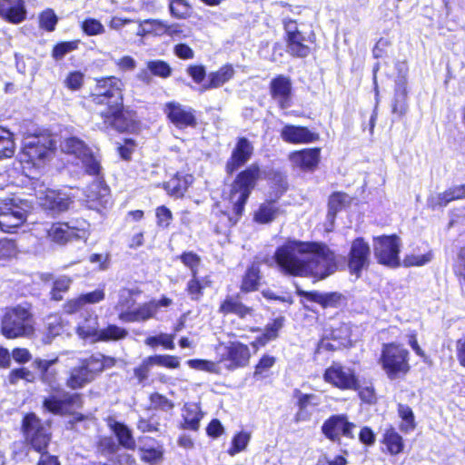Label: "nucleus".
I'll return each mask as SVG.
<instances>
[{"label": "nucleus", "mask_w": 465, "mask_h": 465, "mask_svg": "<svg viewBox=\"0 0 465 465\" xmlns=\"http://www.w3.org/2000/svg\"><path fill=\"white\" fill-rule=\"evenodd\" d=\"M279 271L292 276L324 279L336 271L335 254L323 243L288 240L273 255Z\"/></svg>", "instance_id": "nucleus-1"}, {"label": "nucleus", "mask_w": 465, "mask_h": 465, "mask_svg": "<svg viewBox=\"0 0 465 465\" xmlns=\"http://www.w3.org/2000/svg\"><path fill=\"white\" fill-rule=\"evenodd\" d=\"M262 177V171L257 163L251 164L241 172L232 183L230 193L224 200L228 202L229 213L222 212L224 226L229 227L235 224L242 214L244 205L255 187L257 181Z\"/></svg>", "instance_id": "nucleus-2"}, {"label": "nucleus", "mask_w": 465, "mask_h": 465, "mask_svg": "<svg viewBox=\"0 0 465 465\" xmlns=\"http://www.w3.org/2000/svg\"><path fill=\"white\" fill-rule=\"evenodd\" d=\"M34 323L29 304L6 307L1 318V333L7 339L28 337L34 332Z\"/></svg>", "instance_id": "nucleus-3"}, {"label": "nucleus", "mask_w": 465, "mask_h": 465, "mask_svg": "<svg viewBox=\"0 0 465 465\" xmlns=\"http://www.w3.org/2000/svg\"><path fill=\"white\" fill-rule=\"evenodd\" d=\"M42 229L49 241L59 245H64L73 240L85 242L90 235V224L85 220L44 223Z\"/></svg>", "instance_id": "nucleus-4"}, {"label": "nucleus", "mask_w": 465, "mask_h": 465, "mask_svg": "<svg viewBox=\"0 0 465 465\" xmlns=\"http://www.w3.org/2000/svg\"><path fill=\"white\" fill-rule=\"evenodd\" d=\"M32 210L30 202L19 197H8L0 201V228L13 232L22 226Z\"/></svg>", "instance_id": "nucleus-5"}, {"label": "nucleus", "mask_w": 465, "mask_h": 465, "mask_svg": "<svg viewBox=\"0 0 465 465\" xmlns=\"http://www.w3.org/2000/svg\"><path fill=\"white\" fill-rule=\"evenodd\" d=\"M379 362L391 380L401 378L410 371L409 351L393 342L382 345Z\"/></svg>", "instance_id": "nucleus-6"}, {"label": "nucleus", "mask_w": 465, "mask_h": 465, "mask_svg": "<svg viewBox=\"0 0 465 465\" xmlns=\"http://www.w3.org/2000/svg\"><path fill=\"white\" fill-rule=\"evenodd\" d=\"M56 142L50 134L28 136L25 139L20 161L40 167L50 157Z\"/></svg>", "instance_id": "nucleus-7"}, {"label": "nucleus", "mask_w": 465, "mask_h": 465, "mask_svg": "<svg viewBox=\"0 0 465 465\" xmlns=\"http://www.w3.org/2000/svg\"><path fill=\"white\" fill-rule=\"evenodd\" d=\"M134 291L128 288H121L114 302V309L118 313V319L123 322H137L148 320L149 306L143 303L134 308L135 304Z\"/></svg>", "instance_id": "nucleus-8"}, {"label": "nucleus", "mask_w": 465, "mask_h": 465, "mask_svg": "<svg viewBox=\"0 0 465 465\" xmlns=\"http://www.w3.org/2000/svg\"><path fill=\"white\" fill-rule=\"evenodd\" d=\"M22 430L25 440L32 448L42 453L47 450L52 433L47 423H44L35 413L26 414L22 421Z\"/></svg>", "instance_id": "nucleus-9"}, {"label": "nucleus", "mask_w": 465, "mask_h": 465, "mask_svg": "<svg viewBox=\"0 0 465 465\" xmlns=\"http://www.w3.org/2000/svg\"><path fill=\"white\" fill-rule=\"evenodd\" d=\"M123 81L115 76H108L96 80L94 93L91 98L97 104H105L107 108H119L123 105Z\"/></svg>", "instance_id": "nucleus-10"}, {"label": "nucleus", "mask_w": 465, "mask_h": 465, "mask_svg": "<svg viewBox=\"0 0 465 465\" xmlns=\"http://www.w3.org/2000/svg\"><path fill=\"white\" fill-rule=\"evenodd\" d=\"M60 147L64 153L79 159L87 173L95 176L100 174L102 169L100 159L83 140L75 136L67 137L61 142Z\"/></svg>", "instance_id": "nucleus-11"}, {"label": "nucleus", "mask_w": 465, "mask_h": 465, "mask_svg": "<svg viewBox=\"0 0 465 465\" xmlns=\"http://www.w3.org/2000/svg\"><path fill=\"white\" fill-rule=\"evenodd\" d=\"M401 241L395 236H378L373 239L374 255L379 263L388 267L400 265Z\"/></svg>", "instance_id": "nucleus-12"}, {"label": "nucleus", "mask_w": 465, "mask_h": 465, "mask_svg": "<svg viewBox=\"0 0 465 465\" xmlns=\"http://www.w3.org/2000/svg\"><path fill=\"white\" fill-rule=\"evenodd\" d=\"M323 379L340 390H356L358 387V379L354 371L339 362H333L326 369Z\"/></svg>", "instance_id": "nucleus-13"}, {"label": "nucleus", "mask_w": 465, "mask_h": 465, "mask_svg": "<svg viewBox=\"0 0 465 465\" xmlns=\"http://www.w3.org/2000/svg\"><path fill=\"white\" fill-rule=\"evenodd\" d=\"M371 248L363 238H356L352 241L348 254V268L351 274L357 278L361 272L369 267Z\"/></svg>", "instance_id": "nucleus-14"}, {"label": "nucleus", "mask_w": 465, "mask_h": 465, "mask_svg": "<svg viewBox=\"0 0 465 465\" xmlns=\"http://www.w3.org/2000/svg\"><path fill=\"white\" fill-rule=\"evenodd\" d=\"M355 428L356 425L350 422L346 415H333L323 422L322 432L328 440L338 442L341 436L353 439Z\"/></svg>", "instance_id": "nucleus-15"}, {"label": "nucleus", "mask_w": 465, "mask_h": 465, "mask_svg": "<svg viewBox=\"0 0 465 465\" xmlns=\"http://www.w3.org/2000/svg\"><path fill=\"white\" fill-rule=\"evenodd\" d=\"M167 118L178 128L193 127L196 125L194 111L176 102L167 103L163 109Z\"/></svg>", "instance_id": "nucleus-16"}, {"label": "nucleus", "mask_w": 465, "mask_h": 465, "mask_svg": "<svg viewBox=\"0 0 465 465\" xmlns=\"http://www.w3.org/2000/svg\"><path fill=\"white\" fill-rule=\"evenodd\" d=\"M82 406V400L77 393L53 395L44 401V408L54 414H64L74 408Z\"/></svg>", "instance_id": "nucleus-17"}, {"label": "nucleus", "mask_w": 465, "mask_h": 465, "mask_svg": "<svg viewBox=\"0 0 465 465\" xmlns=\"http://www.w3.org/2000/svg\"><path fill=\"white\" fill-rule=\"evenodd\" d=\"M253 153L252 143L245 137L239 138L230 159L226 163V171L228 173H232L235 170L240 168L247 163Z\"/></svg>", "instance_id": "nucleus-18"}, {"label": "nucleus", "mask_w": 465, "mask_h": 465, "mask_svg": "<svg viewBox=\"0 0 465 465\" xmlns=\"http://www.w3.org/2000/svg\"><path fill=\"white\" fill-rule=\"evenodd\" d=\"M251 358V351L246 344L240 341H231L226 346L224 361H229V369H236L246 366Z\"/></svg>", "instance_id": "nucleus-19"}, {"label": "nucleus", "mask_w": 465, "mask_h": 465, "mask_svg": "<svg viewBox=\"0 0 465 465\" xmlns=\"http://www.w3.org/2000/svg\"><path fill=\"white\" fill-rule=\"evenodd\" d=\"M270 89L272 97L281 108L286 109L291 106L292 83L288 77L279 75L272 79Z\"/></svg>", "instance_id": "nucleus-20"}, {"label": "nucleus", "mask_w": 465, "mask_h": 465, "mask_svg": "<svg viewBox=\"0 0 465 465\" xmlns=\"http://www.w3.org/2000/svg\"><path fill=\"white\" fill-rule=\"evenodd\" d=\"M24 0H0V16L12 24H20L26 18Z\"/></svg>", "instance_id": "nucleus-21"}, {"label": "nucleus", "mask_w": 465, "mask_h": 465, "mask_svg": "<svg viewBox=\"0 0 465 465\" xmlns=\"http://www.w3.org/2000/svg\"><path fill=\"white\" fill-rule=\"evenodd\" d=\"M106 108L101 112L104 124L106 128L112 127L120 132L128 131L133 127V120L125 115L123 112V105L119 108Z\"/></svg>", "instance_id": "nucleus-22"}, {"label": "nucleus", "mask_w": 465, "mask_h": 465, "mask_svg": "<svg viewBox=\"0 0 465 465\" xmlns=\"http://www.w3.org/2000/svg\"><path fill=\"white\" fill-rule=\"evenodd\" d=\"M465 198V184L457 185L449 188L448 190L430 194L427 199V205L431 210L442 208L449 203Z\"/></svg>", "instance_id": "nucleus-23"}, {"label": "nucleus", "mask_w": 465, "mask_h": 465, "mask_svg": "<svg viewBox=\"0 0 465 465\" xmlns=\"http://www.w3.org/2000/svg\"><path fill=\"white\" fill-rule=\"evenodd\" d=\"M39 200L44 208L56 213L66 211L71 203L70 198L65 193L52 189L41 193Z\"/></svg>", "instance_id": "nucleus-24"}, {"label": "nucleus", "mask_w": 465, "mask_h": 465, "mask_svg": "<svg viewBox=\"0 0 465 465\" xmlns=\"http://www.w3.org/2000/svg\"><path fill=\"white\" fill-rule=\"evenodd\" d=\"M86 202L91 209L104 207L109 199V189L100 180L94 181L84 191Z\"/></svg>", "instance_id": "nucleus-25"}, {"label": "nucleus", "mask_w": 465, "mask_h": 465, "mask_svg": "<svg viewBox=\"0 0 465 465\" xmlns=\"http://www.w3.org/2000/svg\"><path fill=\"white\" fill-rule=\"evenodd\" d=\"M321 150L319 148L296 151L289 155L292 163L302 170H313L319 163Z\"/></svg>", "instance_id": "nucleus-26"}, {"label": "nucleus", "mask_w": 465, "mask_h": 465, "mask_svg": "<svg viewBox=\"0 0 465 465\" xmlns=\"http://www.w3.org/2000/svg\"><path fill=\"white\" fill-rule=\"evenodd\" d=\"M282 138L292 143H308L319 139V135L306 127L285 125L281 132Z\"/></svg>", "instance_id": "nucleus-27"}, {"label": "nucleus", "mask_w": 465, "mask_h": 465, "mask_svg": "<svg viewBox=\"0 0 465 465\" xmlns=\"http://www.w3.org/2000/svg\"><path fill=\"white\" fill-rule=\"evenodd\" d=\"M219 312L223 314L232 313L241 319L253 316V309L242 303L240 295L227 296L221 303Z\"/></svg>", "instance_id": "nucleus-28"}, {"label": "nucleus", "mask_w": 465, "mask_h": 465, "mask_svg": "<svg viewBox=\"0 0 465 465\" xmlns=\"http://www.w3.org/2000/svg\"><path fill=\"white\" fill-rule=\"evenodd\" d=\"M100 330L98 316L89 313L78 323L76 333L81 339L94 343L97 342Z\"/></svg>", "instance_id": "nucleus-29"}, {"label": "nucleus", "mask_w": 465, "mask_h": 465, "mask_svg": "<svg viewBox=\"0 0 465 465\" xmlns=\"http://www.w3.org/2000/svg\"><path fill=\"white\" fill-rule=\"evenodd\" d=\"M314 35L306 36L303 32L296 33L287 38V51L293 56L306 57L311 53V48L306 43L313 42Z\"/></svg>", "instance_id": "nucleus-30"}, {"label": "nucleus", "mask_w": 465, "mask_h": 465, "mask_svg": "<svg viewBox=\"0 0 465 465\" xmlns=\"http://www.w3.org/2000/svg\"><path fill=\"white\" fill-rule=\"evenodd\" d=\"M203 415L200 404L195 402L185 403L182 409L183 428L194 431L198 430Z\"/></svg>", "instance_id": "nucleus-31"}, {"label": "nucleus", "mask_w": 465, "mask_h": 465, "mask_svg": "<svg viewBox=\"0 0 465 465\" xmlns=\"http://www.w3.org/2000/svg\"><path fill=\"white\" fill-rule=\"evenodd\" d=\"M299 295L305 297L307 300L315 302L322 305L323 308L338 307L342 301V295L339 292H327L322 293L319 292H304L298 291Z\"/></svg>", "instance_id": "nucleus-32"}, {"label": "nucleus", "mask_w": 465, "mask_h": 465, "mask_svg": "<svg viewBox=\"0 0 465 465\" xmlns=\"http://www.w3.org/2000/svg\"><path fill=\"white\" fill-rule=\"evenodd\" d=\"M193 177L191 174L177 173L163 186L168 194L174 197H182L187 191L188 187L193 183Z\"/></svg>", "instance_id": "nucleus-33"}, {"label": "nucleus", "mask_w": 465, "mask_h": 465, "mask_svg": "<svg viewBox=\"0 0 465 465\" xmlns=\"http://www.w3.org/2000/svg\"><path fill=\"white\" fill-rule=\"evenodd\" d=\"M107 426L115 434L121 445L126 449L133 450L135 447V441L132 436L131 430L123 423L118 422L114 418L106 419Z\"/></svg>", "instance_id": "nucleus-34"}, {"label": "nucleus", "mask_w": 465, "mask_h": 465, "mask_svg": "<svg viewBox=\"0 0 465 465\" xmlns=\"http://www.w3.org/2000/svg\"><path fill=\"white\" fill-rule=\"evenodd\" d=\"M381 443L385 446L387 453L398 455L404 450V440L393 427L384 430Z\"/></svg>", "instance_id": "nucleus-35"}, {"label": "nucleus", "mask_w": 465, "mask_h": 465, "mask_svg": "<svg viewBox=\"0 0 465 465\" xmlns=\"http://www.w3.org/2000/svg\"><path fill=\"white\" fill-rule=\"evenodd\" d=\"M234 70L231 65H224L208 75L209 82L202 85L201 91L218 88L232 78Z\"/></svg>", "instance_id": "nucleus-36"}, {"label": "nucleus", "mask_w": 465, "mask_h": 465, "mask_svg": "<svg viewBox=\"0 0 465 465\" xmlns=\"http://www.w3.org/2000/svg\"><path fill=\"white\" fill-rule=\"evenodd\" d=\"M92 375L88 372L82 361L80 365L74 367L70 371V376L67 380V386L71 389H80L93 381Z\"/></svg>", "instance_id": "nucleus-37"}, {"label": "nucleus", "mask_w": 465, "mask_h": 465, "mask_svg": "<svg viewBox=\"0 0 465 465\" xmlns=\"http://www.w3.org/2000/svg\"><path fill=\"white\" fill-rule=\"evenodd\" d=\"M280 213L281 210L275 202H265L255 212L254 220L259 223H268L278 217Z\"/></svg>", "instance_id": "nucleus-38"}, {"label": "nucleus", "mask_w": 465, "mask_h": 465, "mask_svg": "<svg viewBox=\"0 0 465 465\" xmlns=\"http://www.w3.org/2000/svg\"><path fill=\"white\" fill-rule=\"evenodd\" d=\"M128 336V331L115 324H109L107 327L101 329L97 342L104 341H118L124 340Z\"/></svg>", "instance_id": "nucleus-39"}, {"label": "nucleus", "mask_w": 465, "mask_h": 465, "mask_svg": "<svg viewBox=\"0 0 465 465\" xmlns=\"http://www.w3.org/2000/svg\"><path fill=\"white\" fill-rule=\"evenodd\" d=\"M351 197L342 193H335L331 195L329 200V211L327 218L331 223H333L335 214L341 210L344 206L350 203Z\"/></svg>", "instance_id": "nucleus-40"}, {"label": "nucleus", "mask_w": 465, "mask_h": 465, "mask_svg": "<svg viewBox=\"0 0 465 465\" xmlns=\"http://www.w3.org/2000/svg\"><path fill=\"white\" fill-rule=\"evenodd\" d=\"M282 319H276L272 324L266 327L262 336L257 338V340L252 343L255 351L258 350V346H264L269 341L277 337L279 330L282 327Z\"/></svg>", "instance_id": "nucleus-41"}, {"label": "nucleus", "mask_w": 465, "mask_h": 465, "mask_svg": "<svg viewBox=\"0 0 465 465\" xmlns=\"http://www.w3.org/2000/svg\"><path fill=\"white\" fill-rule=\"evenodd\" d=\"M15 149V145L12 134L5 129H0V159L12 157Z\"/></svg>", "instance_id": "nucleus-42"}, {"label": "nucleus", "mask_w": 465, "mask_h": 465, "mask_svg": "<svg viewBox=\"0 0 465 465\" xmlns=\"http://www.w3.org/2000/svg\"><path fill=\"white\" fill-rule=\"evenodd\" d=\"M260 271L258 267L252 265L251 268L248 269L246 272L241 289L243 292H252L255 291L258 288L259 280H260Z\"/></svg>", "instance_id": "nucleus-43"}, {"label": "nucleus", "mask_w": 465, "mask_h": 465, "mask_svg": "<svg viewBox=\"0 0 465 465\" xmlns=\"http://www.w3.org/2000/svg\"><path fill=\"white\" fill-rule=\"evenodd\" d=\"M398 412L399 416L402 420V423L400 427L401 430L405 432L414 430L415 421L412 410L407 405L399 404Z\"/></svg>", "instance_id": "nucleus-44"}, {"label": "nucleus", "mask_w": 465, "mask_h": 465, "mask_svg": "<svg viewBox=\"0 0 465 465\" xmlns=\"http://www.w3.org/2000/svg\"><path fill=\"white\" fill-rule=\"evenodd\" d=\"M147 70L151 72L152 74L162 78H167L172 74L171 66L168 63L163 60H153L147 62Z\"/></svg>", "instance_id": "nucleus-45"}, {"label": "nucleus", "mask_w": 465, "mask_h": 465, "mask_svg": "<svg viewBox=\"0 0 465 465\" xmlns=\"http://www.w3.org/2000/svg\"><path fill=\"white\" fill-rule=\"evenodd\" d=\"M150 357L153 366L164 367L167 369H177L180 367V359L177 356L155 354Z\"/></svg>", "instance_id": "nucleus-46"}, {"label": "nucleus", "mask_w": 465, "mask_h": 465, "mask_svg": "<svg viewBox=\"0 0 465 465\" xmlns=\"http://www.w3.org/2000/svg\"><path fill=\"white\" fill-rule=\"evenodd\" d=\"M173 339L174 335L173 334L160 333L158 336H151L146 338L144 342L146 345L153 348L156 347L157 345H162L165 349L173 350Z\"/></svg>", "instance_id": "nucleus-47"}, {"label": "nucleus", "mask_w": 465, "mask_h": 465, "mask_svg": "<svg viewBox=\"0 0 465 465\" xmlns=\"http://www.w3.org/2000/svg\"><path fill=\"white\" fill-rule=\"evenodd\" d=\"M251 436L248 432L241 431L237 433L232 441V447L228 450V453L230 456H234L235 454L244 450L250 441Z\"/></svg>", "instance_id": "nucleus-48"}, {"label": "nucleus", "mask_w": 465, "mask_h": 465, "mask_svg": "<svg viewBox=\"0 0 465 465\" xmlns=\"http://www.w3.org/2000/svg\"><path fill=\"white\" fill-rule=\"evenodd\" d=\"M149 399L150 408L152 409H157L163 411H170L174 407V404L171 400L158 392L152 393Z\"/></svg>", "instance_id": "nucleus-49"}, {"label": "nucleus", "mask_w": 465, "mask_h": 465, "mask_svg": "<svg viewBox=\"0 0 465 465\" xmlns=\"http://www.w3.org/2000/svg\"><path fill=\"white\" fill-rule=\"evenodd\" d=\"M171 15L177 19L189 16L190 5L185 0H172L169 5Z\"/></svg>", "instance_id": "nucleus-50"}, {"label": "nucleus", "mask_w": 465, "mask_h": 465, "mask_svg": "<svg viewBox=\"0 0 465 465\" xmlns=\"http://www.w3.org/2000/svg\"><path fill=\"white\" fill-rule=\"evenodd\" d=\"M275 358L270 355H263L255 366L254 378H265L269 370L274 365Z\"/></svg>", "instance_id": "nucleus-51"}, {"label": "nucleus", "mask_w": 465, "mask_h": 465, "mask_svg": "<svg viewBox=\"0 0 465 465\" xmlns=\"http://www.w3.org/2000/svg\"><path fill=\"white\" fill-rule=\"evenodd\" d=\"M153 367L154 366L153 364L151 357L148 356L144 358L142 361V362L134 369V377L137 379L139 383H143L148 379L151 370Z\"/></svg>", "instance_id": "nucleus-52"}, {"label": "nucleus", "mask_w": 465, "mask_h": 465, "mask_svg": "<svg viewBox=\"0 0 465 465\" xmlns=\"http://www.w3.org/2000/svg\"><path fill=\"white\" fill-rule=\"evenodd\" d=\"M58 18L52 9H46L39 15V25L46 31H54Z\"/></svg>", "instance_id": "nucleus-53"}, {"label": "nucleus", "mask_w": 465, "mask_h": 465, "mask_svg": "<svg viewBox=\"0 0 465 465\" xmlns=\"http://www.w3.org/2000/svg\"><path fill=\"white\" fill-rule=\"evenodd\" d=\"M88 372L92 375L93 379L103 371V365L101 361V354H94L89 358L81 361Z\"/></svg>", "instance_id": "nucleus-54"}, {"label": "nucleus", "mask_w": 465, "mask_h": 465, "mask_svg": "<svg viewBox=\"0 0 465 465\" xmlns=\"http://www.w3.org/2000/svg\"><path fill=\"white\" fill-rule=\"evenodd\" d=\"M137 429L142 432L154 433L161 430V425L156 418H141L137 422Z\"/></svg>", "instance_id": "nucleus-55"}, {"label": "nucleus", "mask_w": 465, "mask_h": 465, "mask_svg": "<svg viewBox=\"0 0 465 465\" xmlns=\"http://www.w3.org/2000/svg\"><path fill=\"white\" fill-rule=\"evenodd\" d=\"M180 259L182 262L191 270L192 275L195 276L198 273V267L201 263V259L196 253L193 252H183L180 256Z\"/></svg>", "instance_id": "nucleus-56"}, {"label": "nucleus", "mask_w": 465, "mask_h": 465, "mask_svg": "<svg viewBox=\"0 0 465 465\" xmlns=\"http://www.w3.org/2000/svg\"><path fill=\"white\" fill-rule=\"evenodd\" d=\"M432 255L430 252L425 254H411L407 255L403 260V264L409 266H422L430 262Z\"/></svg>", "instance_id": "nucleus-57"}, {"label": "nucleus", "mask_w": 465, "mask_h": 465, "mask_svg": "<svg viewBox=\"0 0 465 465\" xmlns=\"http://www.w3.org/2000/svg\"><path fill=\"white\" fill-rule=\"evenodd\" d=\"M155 216L157 219V225L163 228H167L173 220L172 212L164 205L156 208Z\"/></svg>", "instance_id": "nucleus-58"}, {"label": "nucleus", "mask_w": 465, "mask_h": 465, "mask_svg": "<svg viewBox=\"0 0 465 465\" xmlns=\"http://www.w3.org/2000/svg\"><path fill=\"white\" fill-rule=\"evenodd\" d=\"M17 252V247L14 241L8 239L0 240V260L14 257Z\"/></svg>", "instance_id": "nucleus-59"}, {"label": "nucleus", "mask_w": 465, "mask_h": 465, "mask_svg": "<svg viewBox=\"0 0 465 465\" xmlns=\"http://www.w3.org/2000/svg\"><path fill=\"white\" fill-rule=\"evenodd\" d=\"M187 364L190 368L199 371H205L213 373H215L218 371V366L215 362L206 360H189Z\"/></svg>", "instance_id": "nucleus-60"}, {"label": "nucleus", "mask_w": 465, "mask_h": 465, "mask_svg": "<svg viewBox=\"0 0 465 465\" xmlns=\"http://www.w3.org/2000/svg\"><path fill=\"white\" fill-rule=\"evenodd\" d=\"M84 74L81 72H71L64 80L65 86L73 91L81 88L84 83Z\"/></svg>", "instance_id": "nucleus-61"}, {"label": "nucleus", "mask_w": 465, "mask_h": 465, "mask_svg": "<svg viewBox=\"0 0 465 465\" xmlns=\"http://www.w3.org/2000/svg\"><path fill=\"white\" fill-rule=\"evenodd\" d=\"M77 48L76 42H64L56 45L53 49V57L56 60L62 59L66 54Z\"/></svg>", "instance_id": "nucleus-62"}, {"label": "nucleus", "mask_w": 465, "mask_h": 465, "mask_svg": "<svg viewBox=\"0 0 465 465\" xmlns=\"http://www.w3.org/2000/svg\"><path fill=\"white\" fill-rule=\"evenodd\" d=\"M83 30L88 35H96L104 33L103 25L96 19H86L82 25Z\"/></svg>", "instance_id": "nucleus-63"}, {"label": "nucleus", "mask_w": 465, "mask_h": 465, "mask_svg": "<svg viewBox=\"0 0 465 465\" xmlns=\"http://www.w3.org/2000/svg\"><path fill=\"white\" fill-rule=\"evenodd\" d=\"M454 271L465 285V247H462L458 252Z\"/></svg>", "instance_id": "nucleus-64"}]
</instances>
